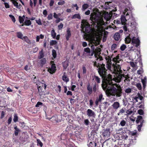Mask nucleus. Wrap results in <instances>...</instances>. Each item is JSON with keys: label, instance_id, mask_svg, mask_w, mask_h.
<instances>
[{"label": "nucleus", "instance_id": "f257e3e1", "mask_svg": "<svg viewBox=\"0 0 147 147\" xmlns=\"http://www.w3.org/2000/svg\"><path fill=\"white\" fill-rule=\"evenodd\" d=\"M102 87L104 90H106L107 96L120 97L122 94V88L119 84H113L112 81L102 83Z\"/></svg>", "mask_w": 147, "mask_h": 147}, {"label": "nucleus", "instance_id": "f03ea898", "mask_svg": "<svg viewBox=\"0 0 147 147\" xmlns=\"http://www.w3.org/2000/svg\"><path fill=\"white\" fill-rule=\"evenodd\" d=\"M118 54L113 59V64L112 67L114 72L115 73L116 76L114 78V80L117 82H120L124 79V74H122V71L121 69L120 65L118 64L122 60L119 57Z\"/></svg>", "mask_w": 147, "mask_h": 147}, {"label": "nucleus", "instance_id": "7ed1b4c3", "mask_svg": "<svg viewBox=\"0 0 147 147\" xmlns=\"http://www.w3.org/2000/svg\"><path fill=\"white\" fill-rule=\"evenodd\" d=\"M90 20L91 21L92 25L94 26L97 25L100 27L105 25V22L103 20L102 17L99 16L96 13H92L90 15Z\"/></svg>", "mask_w": 147, "mask_h": 147}, {"label": "nucleus", "instance_id": "20e7f679", "mask_svg": "<svg viewBox=\"0 0 147 147\" xmlns=\"http://www.w3.org/2000/svg\"><path fill=\"white\" fill-rule=\"evenodd\" d=\"M97 70L99 74L102 78H105L107 76V69L106 68L105 64L102 63L100 65Z\"/></svg>", "mask_w": 147, "mask_h": 147}, {"label": "nucleus", "instance_id": "39448f33", "mask_svg": "<svg viewBox=\"0 0 147 147\" xmlns=\"http://www.w3.org/2000/svg\"><path fill=\"white\" fill-rule=\"evenodd\" d=\"M136 122L137 124L139 122L140 123V124L138 125L137 127L138 130L140 131H141V128L143 124L144 123V120L143 119L142 116H138L137 117Z\"/></svg>", "mask_w": 147, "mask_h": 147}, {"label": "nucleus", "instance_id": "423d86ee", "mask_svg": "<svg viewBox=\"0 0 147 147\" xmlns=\"http://www.w3.org/2000/svg\"><path fill=\"white\" fill-rule=\"evenodd\" d=\"M115 57H114V58ZM112 58V56L110 57V56L108 55L107 56L105 57V59L107 61L106 67L107 69L109 70H111V66H112V65L111 61H113L111 60V58ZM114 58V57H113ZM113 58H112V59ZM113 60V59H112ZM113 62V61H112Z\"/></svg>", "mask_w": 147, "mask_h": 147}, {"label": "nucleus", "instance_id": "0eeeda50", "mask_svg": "<svg viewBox=\"0 0 147 147\" xmlns=\"http://www.w3.org/2000/svg\"><path fill=\"white\" fill-rule=\"evenodd\" d=\"M46 86V84L42 83L41 86L38 87V93L40 96H41L42 95H45V94L44 91L45 90Z\"/></svg>", "mask_w": 147, "mask_h": 147}, {"label": "nucleus", "instance_id": "6e6552de", "mask_svg": "<svg viewBox=\"0 0 147 147\" xmlns=\"http://www.w3.org/2000/svg\"><path fill=\"white\" fill-rule=\"evenodd\" d=\"M112 12L110 11L109 13L106 11H105L103 13V17L104 19L106 20L107 21H109L112 18Z\"/></svg>", "mask_w": 147, "mask_h": 147}, {"label": "nucleus", "instance_id": "1a4fd4ad", "mask_svg": "<svg viewBox=\"0 0 147 147\" xmlns=\"http://www.w3.org/2000/svg\"><path fill=\"white\" fill-rule=\"evenodd\" d=\"M128 15V13L126 11L124 13V15H121L120 18V22L122 24L125 25L126 24V22L127 20H126L125 15L126 16Z\"/></svg>", "mask_w": 147, "mask_h": 147}, {"label": "nucleus", "instance_id": "9d476101", "mask_svg": "<svg viewBox=\"0 0 147 147\" xmlns=\"http://www.w3.org/2000/svg\"><path fill=\"white\" fill-rule=\"evenodd\" d=\"M47 119H49V120L54 123H57L59 122V120L57 115H55L50 118H47Z\"/></svg>", "mask_w": 147, "mask_h": 147}, {"label": "nucleus", "instance_id": "9b49d317", "mask_svg": "<svg viewBox=\"0 0 147 147\" xmlns=\"http://www.w3.org/2000/svg\"><path fill=\"white\" fill-rule=\"evenodd\" d=\"M131 42L133 44H136V46L138 47L140 44V40L138 38H136L135 37L132 38Z\"/></svg>", "mask_w": 147, "mask_h": 147}, {"label": "nucleus", "instance_id": "f8f14e48", "mask_svg": "<svg viewBox=\"0 0 147 147\" xmlns=\"http://www.w3.org/2000/svg\"><path fill=\"white\" fill-rule=\"evenodd\" d=\"M56 70V67L55 64H53L51 65V67L49 68L48 70V71L51 74L54 73Z\"/></svg>", "mask_w": 147, "mask_h": 147}, {"label": "nucleus", "instance_id": "ddd939ff", "mask_svg": "<svg viewBox=\"0 0 147 147\" xmlns=\"http://www.w3.org/2000/svg\"><path fill=\"white\" fill-rule=\"evenodd\" d=\"M71 36V34L70 28H67L66 31V34L65 36L66 40L68 41L69 40V38H70Z\"/></svg>", "mask_w": 147, "mask_h": 147}, {"label": "nucleus", "instance_id": "4468645a", "mask_svg": "<svg viewBox=\"0 0 147 147\" xmlns=\"http://www.w3.org/2000/svg\"><path fill=\"white\" fill-rule=\"evenodd\" d=\"M87 114L89 117H94L95 115L94 112L90 109L87 110Z\"/></svg>", "mask_w": 147, "mask_h": 147}, {"label": "nucleus", "instance_id": "2eb2a0df", "mask_svg": "<svg viewBox=\"0 0 147 147\" xmlns=\"http://www.w3.org/2000/svg\"><path fill=\"white\" fill-rule=\"evenodd\" d=\"M112 106L113 109L116 110L119 107L120 104L118 102H115L113 103Z\"/></svg>", "mask_w": 147, "mask_h": 147}, {"label": "nucleus", "instance_id": "dca6fc26", "mask_svg": "<svg viewBox=\"0 0 147 147\" xmlns=\"http://www.w3.org/2000/svg\"><path fill=\"white\" fill-rule=\"evenodd\" d=\"M101 50L100 48L96 47L95 49V54H94V56L95 57H96V55H99V54L100 53Z\"/></svg>", "mask_w": 147, "mask_h": 147}, {"label": "nucleus", "instance_id": "f3484780", "mask_svg": "<svg viewBox=\"0 0 147 147\" xmlns=\"http://www.w3.org/2000/svg\"><path fill=\"white\" fill-rule=\"evenodd\" d=\"M87 90L88 91V94H92V86H90L89 83H88L87 85Z\"/></svg>", "mask_w": 147, "mask_h": 147}, {"label": "nucleus", "instance_id": "a211bd4d", "mask_svg": "<svg viewBox=\"0 0 147 147\" xmlns=\"http://www.w3.org/2000/svg\"><path fill=\"white\" fill-rule=\"evenodd\" d=\"M93 80H94L95 83L96 82L97 84H99L100 82V78L98 76L94 75L93 78Z\"/></svg>", "mask_w": 147, "mask_h": 147}, {"label": "nucleus", "instance_id": "6ab92c4d", "mask_svg": "<svg viewBox=\"0 0 147 147\" xmlns=\"http://www.w3.org/2000/svg\"><path fill=\"white\" fill-rule=\"evenodd\" d=\"M66 73L65 72L63 73V76L62 77V78L63 80L66 82H67L69 81V79L67 78V76L66 75Z\"/></svg>", "mask_w": 147, "mask_h": 147}, {"label": "nucleus", "instance_id": "aec40b11", "mask_svg": "<svg viewBox=\"0 0 147 147\" xmlns=\"http://www.w3.org/2000/svg\"><path fill=\"white\" fill-rule=\"evenodd\" d=\"M84 26V27L83 26L82 27L81 31L83 33H84L85 34H87L88 33H89V31L88 30V28L86 27L85 25Z\"/></svg>", "mask_w": 147, "mask_h": 147}, {"label": "nucleus", "instance_id": "412c9836", "mask_svg": "<svg viewBox=\"0 0 147 147\" xmlns=\"http://www.w3.org/2000/svg\"><path fill=\"white\" fill-rule=\"evenodd\" d=\"M124 79L123 80H124V82H127L128 83H129L130 81V80L129 79L130 77L129 76V75L128 74H127L126 75H124Z\"/></svg>", "mask_w": 147, "mask_h": 147}, {"label": "nucleus", "instance_id": "4be33fe9", "mask_svg": "<svg viewBox=\"0 0 147 147\" xmlns=\"http://www.w3.org/2000/svg\"><path fill=\"white\" fill-rule=\"evenodd\" d=\"M14 129L15 130L14 131V134L15 136H18L19 132L20 131V130L17 127L16 125H15L14 127Z\"/></svg>", "mask_w": 147, "mask_h": 147}, {"label": "nucleus", "instance_id": "5701e85b", "mask_svg": "<svg viewBox=\"0 0 147 147\" xmlns=\"http://www.w3.org/2000/svg\"><path fill=\"white\" fill-rule=\"evenodd\" d=\"M120 36L119 33L117 32L115 33L114 36V38L115 40L117 41L120 38Z\"/></svg>", "mask_w": 147, "mask_h": 147}, {"label": "nucleus", "instance_id": "b1692460", "mask_svg": "<svg viewBox=\"0 0 147 147\" xmlns=\"http://www.w3.org/2000/svg\"><path fill=\"white\" fill-rule=\"evenodd\" d=\"M12 2L14 5L15 6L16 8L18 9H20L21 8V7L19 6L18 3L16 1V0H12Z\"/></svg>", "mask_w": 147, "mask_h": 147}, {"label": "nucleus", "instance_id": "393cba45", "mask_svg": "<svg viewBox=\"0 0 147 147\" xmlns=\"http://www.w3.org/2000/svg\"><path fill=\"white\" fill-rule=\"evenodd\" d=\"M73 128H74L72 125H70L68 126L66 128L65 131L69 133L72 131Z\"/></svg>", "mask_w": 147, "mask_h": 147}, {"label": "nucleus", "instance_id": "a878e982", "mask_svg": "<svg viewBox=\"0 0 147 147\" xmlns=\"http://www.w3.org/2000/svg\"><path fill=\"white\" fill-rule=\"evenodd\" d=\"M16 36L18 38L21 39L22 40L24 39L23 37V35L21 32H17Z\"/></svg>", "mask_w": 147, "mask_h": 147}, {"label": "nucleus", "instance_id": "bb28decb", "mask_svg": "<svg viewBox=\"0 0 147 147\" xmlns=\"http://www.w3.org/2000/svg\"><path fill=\"white\" fill-rule=\"evenodd\" d=\"M47 61L46 59L45 58H43L40 60V64L42 67L45 64Z\"/></svg>", "mask_w": 147, "mask_h": 147}, {"label": "nucleus", "instance_id": "cd10ccee", "mask_svg": "<svg viewBox=\"0 0 147 147\" xmlns=\"http://www.w3.org/2000/svg\"><path fill=\"white\" fill-rule=\"evenodd\" d=\"M126 109L125 107H123L119 110V112L117 113L118 115H119L124 113L125 112Z\"/></svg>", "mask_w": 147, "mask_h": 147}, {"label": "nucleus", "instance_id": "c85d7f7f", "mask_svg": "<svg viewBox=\"0 0 147 147\" xmlns=\"http://www.w3.org/2000/svg\"><path fill=\"white\" fill-rule=\"evenodd\" d=\"M130 35L129 34L125 39V41L126 43H129L131 41V39L130 38Z\"/></svg>", "mask_w": 147, "mask_h": 147}, {"label": "nucleus", "instance_id": "c756f323", "mask_svg": "<svg viewBox=\"0 0 147 147\" xmlns=\"http://www.w3.org/2000/svg\"><path fill=\"white\" fill-rule=\"evenodd\" d=\"M71 18L72 19L77 18L78 19H80L81 18V16L79 13L75 14L72 16Z\"/></svg>", "mask_w": 147, "mask_h": 147}, {"label": "nucleus", "instance_id": "7c9ffc66", "mask_svg": "<svg viewBox=\"0 0 147 147\" xmlns=\"http://www.w3.org/2000/svg\"><path fill=\"white\" fill-rule=\"evenodd\" d=\"M117 11V9L116 8H115V9H113L112 10L111 12H112V18L113 17V18H115L117 17V14L116 13H114V12H115Z\"/></svg>", "mask_w": 147, "mask_h": 147}, {"label": "nucleus", "instance_id": "2f4dec72", "mask_svg": "<svg viewBox=\"0 0 147 147\" xmlns=\"http://www.w3.org/2000/svg\"><path fill=\"white\" fill-rule=\"evenodd\" d=\"M39 55L38 56V58L39 59H41L42 58H43L44 57V54L43 53L42 49L39 52Z\"/></svg>", "mask_w": 147, "mask_h": 147}, {"label": "nucleus", "instance_id": "473e14b6", "mask_svg": "<svg viewBox=\"0 0 147 147\" xmlns=\"http://www.w3.org/2000/svg\"><path fill=\"white\" fill-rule=\"evenodd\" d=\"M88 146L89 147H96V143L95 142H90Z\"/></svg>", "mask_w": 147, "mask_h": 147}, {"label": "nucleus", "instance_id": "72a5a7b5", "mask_svg": "<svg viewBox=\"0 0 147 147\" xmlns=\"http://www.w3.org/2000/svg\"><path fill=\"white\" fill-rule=\"evenodd\" d=\"M31 24V22L30 20H26L24 22V24L26 26H30Z\"/></svg>", "mask_w": 147, "mask_h": 147}, {"label": "nucleus", "instance_id": "f704fd0d", "mask_svg": "<svg viewBox=\"0 0 147 147\" xmlns=\"http://www.w3.org/2000/svg\"><path fill=\"white\" fill-rule=\"evenodd\" d=\"M23 38L24 39L23 40H24L27 43L29 44H31V42L30 41V40L28 38L27 36H25L23 37Z\"/></svg>", "mask_w": 147, "mask_h": 147}, {"label": "nucleus", "instance_id": "c9c22d12", "mask_svg": "<svg viewBox=\"0 0 147 147\" xmlns=\"http://www.w3.org/2000/svg\"><path fill=\"white\" fill-rule=\"evenodd\" d=\"M89 7V5L87 3L84 4L82 6V10L84 11L86 9L88 8Z\"/></svg>", "mask_w": 147, "mask_h": 147}, {"label": "nucleus", "instance_id": "e433bc0d", "mask_svg": "<svg viewBox=\"0 0 147 147\" xmlns=\"http://www.w3.org/2000/svg\"><path fill=\"white\" fill-rule=\"evenodd\" d=\"M97 56V55H96V57H95L96 58V61L98 63H100L99 61H102L103 60L102 57L100 55H98L99 57H98Z\"/></svg>", "mask_w": 147, "mask_h": 147}, {"label": "nucleus", "instance_id": "4c0bfd02", "mask_svg": "<svg viewBox=\"0 0 147 147\" xmlns=\"http://www.w3.org/2000/svg\"><path fill=\"white\" fill-rule=\"evenodd\" d=\"M111 3V2L110 1L107 2H105V6L106 9L110 8V6L109 4V3Z\"/></svg>", "mask_w": 147, "mask_h": 147}, {"label": "nucleus", "instance_id": "58836bf2", "mask_svg": "<svg viewBox=\"0 0 147 147\" xmlns=\"http://www.w3.org/2000/svg\"><path fill=\"white\" fill-rule=\"evenodd\" d=\"M98 84H97L96 83H95L93 86L92 91L94 92H96L97 90V86H98Z\"/></svg>", "mask_w": 147, "mask_h": 147}, {"label": "nucleus", "instance_id": "ea45409f", "mask_svg": "<svg viewBox=\"0 0 147 147\" xmlns=\"http://www.w3.org/2000/svg\"><path fill=\"white\" fill-rule=\"evenodd\" d=\"M51 33L52 36L53 38H55L56 35V33L55 32V30H53L51 32Z\"/></svg>", "mask_w": 147, "mask_h": 147}, {"label": "nucleus", "instance_id": "a19ab883", "mask_svg": "<svg viewBox=\"0 0 147 147\" xmlns=\"http://www.w3.org/2000/svg\"><path fill=\"white\" fill-rule=\"evenodd\" d=\"M63 67L65 69H66L68 66V63L67 62L65 61L63 63Z\"/></svg>", "mask_w": 147, "mask_h": 147}, {"label": "nucleus", "instance_id": "79ce46f5", "mask_svg": "<svg viewBox=\"0 0 147 147\" xmlns=\"http://www.w3.org/2000/svg\"><path fill=\"white\" fill-rule=\"evenodd\" d=\"M52 55L54 58H55L57 56L56 52L54 49H53L52 50Z\"/></svg>", "mask_w": 147, "mask_h": 147}, {"label": "nucleus", "instance_id": "37998d69", "mask_svg": "<svg viewBox=\"0 0 147 147\" xmlns=\"http://www.w3.org/2000/svg\"><path fill=\"white\" fill-rule=\"evenodd\" d=\"M57 43V41L55 40H52L50 42V44L51 45L53 46L56 45Z\"/></svg>", "mask_w": 147, "mask_h": 147}, {"label": "nucleus", "instance_id": "c03bdc74", "mask_svg": "<svg viewBox=\"0 0 147 147\" xmlns=\"http://www.w3.org/2000/svg\"><path fill=\"white\" fill-rule=\"evenodd\" d=\"M18 117L17 116V114H15L14 115V118L13 121L15 122H16L18 121Z\"/></svg>", "mask_w": 147, "mask_h": 147}, {"label": "nucleus", "instance_id": "a18cd8bd", "mask_svg": "<svg viewBox=\"0 0 147 147\" xmlns=\"http://www.w3.org/2000/svg\"><path fill=\"white\" fill-rule=\"evenodd\" d=\"M19 20L20 23H23L24 21V18L23 17L20 16L19 17Z\"/></svg>", "mask_w": 147, "mask_h": 147}, {"label": "nucleus", "instance_id": "49530a36", "mask_svg": "<svg viewBox=\"0 0 147 147\" xmlns=\"http://www.w3.org/2000/svg\"><path fill=\"white\" fill-rule=\"evenodd\" d=\"M84 51L87 53H90V50L89 47H87L84 49Z\"/></svg>", "mask_w": 147, "mask_h": 147}, {"label": "nucleus", "instance_id": "de8ad7c7", "mask_svg": "<svg viewBox=\"0 0 147 147\" xmlns=\"http://www.w3.org/2000/svg\"><path fill=\"white\" fill-rule=\"evenodd\" d=\"M117 47V45L115 44H113L112 45L111 47V50L112 51H114Z\"/></svg>", "mask_w": 147, "mask_h": 147}, {"label": "nucleus", "instance_id": "09e8293b", "mask_svg": "<svg viewBox=\"0 0 147 147\" xmlns=\"http://www.w3.org/2000/svg\"><path fill=\"white\" fill-rule=\"evenodd\" d=\"M126 48V46L124 44L122 45L120 47V50L123 51Z\"/></svg>", "mask_w": 147, "mask_h": 147}, {"label": "nucleus", "instance_id": "8fccbe9b", "mask_svg": "<svg viewBox=\"0 0 147 147\" xmlns=\"http://www.w3.org/2000/svg\"><path fill=\"white\" fill-rule=\"evenodd\" d=\"M97 63L96 61H94V65L97 67V68H98L100 66V65H101V64H100V63Z\"/></svg>", "mask_w": 147, "mask_h": 147}, {"label": "nucleus", "instance_id": "3c124183", "mask_svg": "<svg viewBox=\"0 0 147 147\" xmlns=\"http://www.w3.org/2000/svg\"><path fill=\"white\" fill-rule=\"evenodd\" d=\"M63 24L62 23H60L59 25L58 26V29L59 30H61L63 27Z\"/></svg>", "mask_w": 147, "mask_h": 147}, {"label": "nucleus", "instance_id": "603ef678", "mask_svg": "<svg viewBox=\"0 0 147 147\" xmlns=\"http://www.w3.org/2000/svg\"><path fill=\"white\" fill-rule=\"evenodd\" d=\"M141 104L139 107V108L140 109H144V103H142V101L141 102H140L139 103V105Z\"/></svg>", "mask_w": 147, "mask_h": 147}, {"label": "nucleus", "instance_id": "864d4df0", "mask_svg": "<svg viewBox=\"0 0 147 147\" xmlns=\"http://www.w3.org/2000/svg\"><path fill=\"white\" fill-rule=\"evenodd\" d=\"M138 113L140 115H143L144 114V112L141 109H139L138 111Z\"/></svg>", "mask_w": 147, "mask_h": 147}, {"label": "nucleus", "instance_id": "5fc2aeb1", "mask_svg": "<svg viewBox=\"0 0 147 147\" xmlns=\"http://www.w3.org/2000/svg\"><path fill=\"white\" fill-rule=\"evenodd\" d=\"M131 89L130 88H128L125 89V92L127 93H131Z\"/></svg>", "mask_w": 147, "mask_h": 147}, {"label": "nucleus", "instance_id": "6e6d98bb", "mask_svg": "<svg viewBox=\"0 0 147 147\" xmlns=\"http://www.w3.org/2000/svg\"><path fill=\"white\" fill-rule=\"evenodd\" d=\"M9 16L11 19L12 21L14 22H15L16 21V19L14 17L13 15H9Z\"/></svg>", "mask_w": 147, "mask_h": 147}, {"label": "nucleus", "instance_id": "4d7b16f0", "mask_svg": "<svg viewBox=\"0 0 147 147\" xmlns=\"http://www.w3.org/2000/svg\"><path fill=\"white\" fill-rule=\"evenodd\" d=\"M43 105V103L41 102L38 101L37 102V104L35 105V107H40V106L41 105Z\"/></svg>", "mask_w": 147, "mask_h": 147}, {"label": "nucleus", "instance_id": "13d9d810", "mask_svg": "<svg viewBox=\"0 0 147 147\" xmlns=\"http://www.w3.org/2000/svg\"><path fill=\"white\" fill-rule=\"evenodd\" d=\"M136 86L139 90H141L142 89V86L140 83H137Z\"/></svg>", "mask_w": 147, "mask_h": 147}, {"label": "nucleus", "instance_id": "bf43d9fd", "mask_svg": "<svg viewBox=\"0 0 147 147\" xmlns=\"http://www.w3.org/2000/svg\"><path fill=\"white\" fill-rule=\"evenodd\" d=\"M47 18L49 20L52 19H53V14L52 13H50L49 14Z\"/></svg>", "mask_w": 147, "mask_h": 147}, {"label": "nucleus", "instance_id": "052dcab7", "mask_svg": "<svg viewBox=\"0 0 147 147\" xmlns=\"http://www.w3.org/2000/svg\"><path fill=\"white\" fill-rule=\"evenodd\" d=\"M126 122L124 120H122L120 122V124L122 126H123L125 125Z\"/></svg>", "mask_w": 147, "mask_h": 147}, {"label": "nucleus", "instance_id": "680f3d73", "mask_svg": "<svg viewBox=\"0 0 147 147\" xmlns=\"http://www.w3.org/2000/svg\"><path fill=\"white\" fill-rule=\"evenodd\" d=\"M37 144H39L41 147H42L43 146V144L41 142L40 140L39 139H37Z\"/></svg>", "mask_w": 147, "mask_h": 147}, {"label": "nucleus", "instance_id": "e2e57ef3", "mask_svg": "<svg viewBox=\"0 0 147 147\" xmlns=\"http://www.w3.org/2000/svg\"><path fill=\"white\" fill-rule=\"evenodd\" d=\"M142 82L143 84L144 88H145L146 86V81H145L144 80H142Z\"/></svg>", "mask_w": 147, "mask_h": 147}, {"label": "nucleus", "instance_id": "0e129e2a", "mask_svg": "<svg viewBox=\"0 0 147 147\" xmlns=\"http://www.w3.org/2000/svg\"><path fill=\"white\" fill-rule=\"evenodd\" d=\"M36 23L39 25H41L42 24L41 20L40 19H39L38 20H36Z\"/></svg>", "mask_w": 147, "mask_h": 147}, {"label": "nucleus", "instance_id": "69168bd1", "mask_svg": "<svg viewBox=\"0 0 147 147\" xmlns=\"http://www.w3.org/2000/svg\"><path fill=\"white\" fill-rule=\"evenodd\" d=\"M43 14L44 15L45 17H46L47 15L48 12L46 9L43 10Z\"/></svg>", "mask_w": 147, "mask_h": 147}, {"label": "nucleus", "instance_id": "338daca9", "mask_svg": "<svg viewBox=\"0 0 147 147\" xmlns=\"http://www.w3.org/2000/svg\"><path fill=\"white\" fill-rule=\"evenodd\" d=\"M102 94H100L99 95V97L98 98H97V99L99 100L100 102H101L102 99Z\"/></svg>", "mask_w": 147, "mask_h": 147}, {"label": "nucleus", "instance_id": "774afa93", "mask_svg": "<svg viewBox=\"0 0 147 147\" xmlns=\"http://www.w3.org/2000/svg\"><path fill=\"white\" fill-rule=\"evenodd\" d=\"M84 123L86 125H88L89 124V121L88 119H86L84 121Z\"/></svg>", "mask_w": 147, "mask_h": 147}]
</instances>
